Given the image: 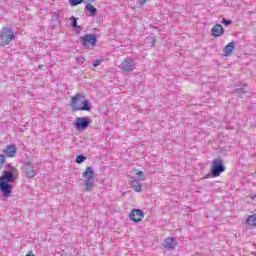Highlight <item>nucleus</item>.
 Masks as SVG:
<instances>
[{"instance_id": "obj_19", "label": "nucleus", "mask_w": 256, "mask_h": 256, "mask_svg": "<svg viewBox=\"0 0 256 256\" xmlns=\"http://www.w3.org/2000/svg\"><path fill=\"white\" fill-rule=\"evenodd\" d=\"M130 185H131L132 189H134V191H136V193H141V183H139V181H137L136 179H133L130 182Z\"/></svg>"}, {"instance_id": "obj_30", "label": "nucleus", "mask_w": 256, "mask_h": 256, "mask_svg": "<svg viewBox=\"0 0 256 256\" xmlns=\"http://www.w3.org/2000/svg\"><path fill=\"white\" fill-rule=\"evenodd\" d=\"M151 40H152V47H153L156 43L155 37H152Z\"/></svg>"}, {"instance_id": "obj_26", "label": "nucleus", "mask_w": 256, "mask_h": 256, "mask_svg": "<svg viewBox=\"0 0 256 256\" xmlns=\"http://www.w3.org/2000/svg\"><path fill=\"white\" fill-rule=\"evenodd\" d=\"M3 165H5V155L0 154V169H3Z\"/></svg>"}, {"instance_id": "obj_9", "label": "nucleus", "mask_w": 256, "mask_h": 256, "mask_svg": "<svg viewBox=\"0 0 256 256\" xmlns=\"http://www.w3.org/2000/svg\"><path fill=\"white\" fill-rule=\"evenodd\" d=\"M120 69L126 73H131L135 69V61L132 58H126L120 65Z\"/></svg>"}, {"instance_id": "obj_17", "label": "nucleus", "mask_w": 256, "mask_h": 256, "mask_svg": "<svg viewBox=\"0 0 256 256\" xmlns=\"http://www.w3.org/2000/svg\"><path fill=\"white\" fill-rule=\"evenodd\" d=\"M69 3L71 7H77V5H81V3H86V5L89 3H95V0H69Z\"/></svg>"}, {"instance_id": "obj_25", "label": "nucleus", "mask_w": 256, "mask_h": 256, "mask_svg": "<svg viewBox=\"0 0 256 256\" xmlns=\"http://www.w3.org/2000/svg\"><path fill=\"white\" fill-rule=\"evenodd\" d=\"M136 175L139 181H145V173H143V171H138Z\"/></svg>"}, {"instance_id": "obj_14", "label": "nucleus", "mask_w": 256, "mask_h": 256, "mask_svg": "<svg viewBox=\"0 0 256 256\" xmlns=\"http://www.w3.org/2000/svg\"><path fill=\"white\" fill-rule=\"evenodd\" d=\"M234 95L237 97H243L247 93V84H236L235 90L233 91Z\"/></svg>"}, {"instance_id": "obj_11", "label": "nucleus", "mask_w": 256, "mask_h": 256, "mask_svg": "<svg viewBox=\"0 0 256 256\" xmlns=\"http://www.w3.org/2000/svg\"><path fill=\"white\" fill-rule=\"evenodd\" d=\"M24 172L27 179H35V176L37 175V170H35V166H33L31 162L24 165Z\"/></svg>"}, {"instance_id": "obj_20", "label": "nucleus", "mask_w": 256, "mask_h": 256, "mask_svg": "<svg viewBox=\"0 0 256 256\" xmlns=\"http://www.w3.org/2000/svg\"><path fill=\"white\" fill-rule=\"evenodd\" d=\"M77 18L75 17V16H71L70 17V21L72 22L71 23V27L73 28V29H75L76 31H78V33H79V31H81V26H79L78 24H77Z\"/></svg>"}, {"instance_id": "obj_7", "label": "nucleus", "mask_w": 256, "mask_h": 256, "mask_svg": "<svg viewBox=\"0 0 256 256\" xmlns=\"http://www.w3.org/2000/svg\"><path fill=\"white\" fill-rule=\"evenodd\" d=\"M17 179H19V172L3 171L2 176H0V181L5 183H14Z\"/></svg>"}, {"instance_id": "obj_16", "label": "nucleus", "mask_w": 256, "mask_h": 256, "mask_svg": "<svg viewBox=\"0 0 256 256\" xmlns=\"http://www.w3.org/2000/svg\"><path fill=\"white\" fill-rule=\"evenodd\" d=\"M233 49H235V42L232 41L224 47V57H229L233 53Z\"/></svg>"}, {"instance_id": "obj_1", "label": "nucleus", "mask_w": 256, "mask_h": 256, "mask_svg": "<svg viewBox=\"0 0 256 256\" xmlns=\"http://www.w3.org/2000/svg\"><path fill=\"white\" fill-rule=\"evenodd\" d=\"M70 106L73 111H91L93 105L83 93H77L71 98Z\"/></svg>"}, {"instance_id": "obj_18", "label": "nucleus", "mask_w": 256, "mask_h": 256, "mask_svg": "<svg viewBox=\"0 0 256 256\" xmlns=\"http://www.w3.org/2000/svg\"><path fill=\"white\" fill-rule=\"evenodd\" d=\"M84 9L90 13L91 17H95V15H97V8L89 3L85 5Z\"/></svg>"}, {"instance_id": "obj_2", "label": "nucleus", "mask_w": 256, "mask_h": 256, "mask_svg": "<svg viewBox=\"0 0 256 256\" xmlns=\"http://www.w3.org/2000/svg\"><path fill=\"white\" fill-rule=\"evenodd\" d=\"M84 180V191L89 192L93 189V185H95V170L93 167L88 166L86 167L85 171L82 173Z\"/></svg>"}, {"instance_id": "obj_3", "label": "nucleus", "mask_w": 256, "mask_h": 256, "mask_svg": "<svg viewBox=\"0 0 256 256\" xmlns=\"http://www.w3.org/2000/svg\"><path fill=\"white\" fill-rule=\"evenodd\" d=\"M15 39V32H13L12 28L4 27L0 31V45L1 47H5V45H9L11 41Z\"/></svg>"}, {"instance_id": "obj_13", "label": "nucleus", "mask_w": 256, "mask_h": 256, "mask_svg": "<svg viewBox=\"0 0 256 256\" xmlns=\"http://www.w3.org/2000/svg\"><path fill=\"white\" fill-rule=\"evenodd\" d=\"M224 33H225V28H223V25L221 24H215L211 29L212 37H222Z\"/></svg>"}, {"instance_id": "obj_28", "label": "nucleus", "mask_w": 256, "mask_h": 256, "mask_svg": "<svg viewBox=\"0 0 256 256\" xmlns=\"http://www.w3.org/2000/svg\"><path fill=\"white\" fill-rule=\"evenodd\" d=\"M92 65L93 67H99V65H101V60H95Z\"/></svg>"}, {"instance_id": "obj_23", "label": "nucleus", "mask_w": 256, "mask_h": 256, "mask_svg": "<svg viewBox=\"0 0 256 256\" xmlns=\"http://www.w3.org/2000/svg\"><path fill=\"white\" fill-rule=\"evenodd\" d=\"M221 23L225 25V27H229V25H233V20H227V18L223 17Z\"/></svg>"}, {"instance_id": "obj_10", "label": "nucleus", "mask_w": 256, "mask_h": 256, "mask_svg": "<svg viewBox=\"0 0 256 256\" xmlns=\"http://www.w3.org/2000/svg\"><path fill=\"white\" fill-rule=\"evenodd\" d=\"M0 191L2 192V197H10L13 193V186L9 182L0 181Z\"/></svg>"}, {"instance_id": "obj_6", "label": "nucleus", "mask_w": 256, "mask_h": 256, "mask_svg": "<svg viewBox=\"0 0 256 256\" xmlns=\"http://www.w3.org/2000/svg\"><path fill=\"white\" fill-rule=\"evenodd\" d=\"M89 125H91V118L89 117H77L74 122L76 131H85Z\"/></svg>"}, {"instance_id": "obj_21", "label": "nucleus", "mask_w": 256, "mask_h": 256, "mask_svg": "<svg viewBox=\"0 0 256 256\" xmlns=\"http://www.w3.org/2000/svg\"><path fill=\"white\" fill-rule=\"evenodd\" d=\"M247 225H250L251 227H256V215H250L246 219Z\"/></svg>"}, {"instance_id": "obj_31", "label": "nucleus", "mask_w": 256, "mask_h": 256, "mask_svg": "<svg viewBox=\"0 0 256 256\" xmlns=\"http://www.w3.org/2000/svg\"><path fill=\"white\" fill-rule=\"evenodd\" d=\"M26 256H35V254H33V251H30L26 254Z\"/></svg>"}, {"instance_id": "obj_8", "label": "nucleus", "mask_w": 256, "mask_h": 256, "mask_svg": "<svg viewBox=\"0 0 256 256\" xmlns=\"http://www.w3.org/2000/svg\"><path fill=\"white\" fill-rule=\"evenodd\" d=\"M143 217H145V214L141 209L134 208L129 214L130 221H133L134 223H141V221H143Z\"/></svg>"}, {"instance_id": "obj_15", "label": "nucleus", "mask_w": 256, "mask_h": 256, "mask_svg": "<svg viewBox=\"0 0 256 256\" xmlns=\"http://www.w3.org/2000/svg\"><path fill=\"white\" fill-rule=\"evenodd\" d=\"M4 157H13L17 153V146L10 144L3 150Z\"/></svg>"}, {"instance_id": "obj_4", "label": "nucleus", "mask_w": 256, "mask_h": 256, "mask_svg": "<svg viewBox=\"0 0 256 256\" xmlns=\"http://www.w3.org/2000/svg\"><path fill=\"white\" fill-rule=\"evenodd\" d=\"M79 43L84 49H91L97 45V36L95 34H85L79 37Z\"/></svg>"}, {"instance_id": "obj_24", "label": "nucleus", "mask_w": 256, "mask_h": 256, "mask_svg": "<svg viewBox=\"0 0 256 256\" xmlns=\"http://www.w3.org/2000/svg\"><path fill=\"white\" fill-rule=\"evenodd\" d=\"M4 171H9L10 173H19V170H17V168L13 167L11 164H8V169Z\"/></svg>"}, {"instance_id": "obj_22", "label": "nucleus", "mask_w": 256, "mask_h": 256, "mask_svg": "<svg viewBox=\"0 0 256 256\" xmlns=\"http://www.w3.org/2000/svg\"><path fill=\"white\" fill-rule=\"evenodd\" d=\"M87 160V157H85V155L83 154H79L76 156V163H78V165H81V163H84Z\"/></svg>"}, {"instance_id": "obj_5", "label": "nucleus", "mask_w": 256, "mask_h": 256, "mask_svg": "<svg viewBox=\"0 0 256 256\" xmlns=\"http://www.w3.org/2000/svg\"><path fill=\"white\" fill-rule=\"evenodd\" d=\"M225 171V164H223V159L218 157L212 161V166L210 169V173L212 177H219L221 173Z\"/></svg>"}, {"instance_id": "obj_27", "label": "nucleus", "mask_w": 256, "mask_h": 256, "mask_svg": "<svg viewBox=\"0 0 256 256\" xmlns=\"http://www.w3.org/2000/svg\"><path fill=\"white\" fill-rule=\"evenodd\" d=\"M77 63H79L80 65H83V63H85V58L84 57H77L76 58Z\"/></svg>"}, {"instance_id": "obj_12", "label": "nucleus", "mask_w": 256, "mask_h": 256, "mask_svg": "<svg viewBox=\"0 0 256 256\" xmlns=\"http://www.w3.org/2000/svg\"><path fill=\"white\" fill-rule=\"evenodd\" d=\"M178 243L177 240L173 237H168L164 240L162 247H164V249L166 251H173V249H175V247H177Z\"/></svg>"}, {"instance_id": "obj_29", "label": "nucleus", "mask_w": 256, "mask_h": 256, "mask_svg": "<svg viewBox=\"0 0 256 256\" xmlns=\"http://www.w3.org/2000/svg\"><path fill=\"white\" fill-rule=\"evenodd\" d=\"M138 4L140 5V7H143V5H145V3H147V0H137Z\"/></svg>"}]
</instances>
